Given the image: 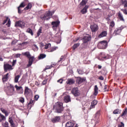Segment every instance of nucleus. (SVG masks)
Returning <instances> with one entry per match:
<instances>
[{
	"instance_id": "09e8293b",
	"label": "nucleus",
	"mask_w": 127,
	"mask_h": 127,
	"mask_svg": "<svg viewBox=\"0 0 127 127\" xmlns=\"http://www.w3.org/2000/svg\"><path fill=\"white\" fill-rule=\"evenodd\" d=\"M120 113V110L116 109L113 111V114L117 115V114H119Z\"/></svg>"
},
{
	"instance_id": "0eeeda50",
	"label": "nucleus",
	"mask_w": 127,
	"mask_h": 127,
	"mask_svg": "<svg viewBox=\"0 0 127 127\" xmlns=\"http://www.w3.org/2000/svg\"><path fill=\"white\" fill-rule=\"evenodd\" d=\"M90 29L92 32H96L99 30V26L96 24H92L90 26Z\"/></svg>"
},
{
	"instance_id": "de8ad7c7",
	"label": "nucleus",
	"mask_w": 127,
	"mask_h": 127,
	"mask_svg": "<svg viewBox=\"0 0 127 127\" xmlns=\"http://www.w3.org/2000/svg\"><path fill=\"white\" fill-rule=\"evenodd\" d=\"M56 66V63H52V64L51 65L50 67H48V69H50L52 68V67H55Z\"/></svg>"
},
{
	"instance_id": "0e129e2a",
	"label": "nucleus",
	"mask_w": 127,
	"mask_h": 127,
	"mask_svg": "<svg viewBox=\"0 0 127 127\" xmlns=\"http://www.w3.org/2000/svg\"><path fill=\"white\" fill-rule=\"evenodd\" d=\"M122 10L123 11L124 13L125 14H127V9H122Z\"/></svg>"
},
{
	"instance_id": "ddd939ff",
	"label": "nucleus",
	"mask_w": 127,
	"mask_h": 127,
	"mask_svg": "<svg viewBox=\"0 0 127 127\" xmlns=\"http://www.w3.org/2000/svg\"><path fill=\"white\" fill-rule=\"evenodd\" d=\"M98 104V101L94 100L91 102V104L90 106V109L91 110V109H94L96 106Z\"/></svg>"
},
{
	"instance_id": "a19ab883",
	"label": "nucleus",
	"mask_w": 127,
	"mask_h": 127,
	"mask_svg": "<svg viewBox=\"0 0 127 127\" xmlns=\"http://www.w3.org/2000/svg\"><path fill=\"white\" fill-rule=\"evenodd\" d=\"M82 45L84 48H87L88 47V42H83Z\"/></svg>"
},
{
	"instance_id": "5fc2aeb1",
	"label": "nucleus",
	"mask_w": 127,
	"mask_h": 127,
	"mask_svg": "<svg viewBox=\"0 0 127 127\" xmlns=\"http://www.w3.org/2000/svg\"><path fill=\"white\" fill-rule=\"evenodd\" d=\"M20 55H21L20 54H16L15 55V57H16V58H19V57H20Z\"/></svg>"
},
{
	"instance_id": "4be33fe9",
	"label": "nucleus",
	"mask_w": 127,
	"mask_h": 127,
	"mask_svg": "<svg viewBox=\"0 0 127 127\" xmlns=\"http://www.w3.org/2000/svg\"><path fill=\"white\" fill-rule=\"evenodd\" d=\"M41 18L42 19V20L48 19V13L41 15Z\"/></svg>"
},
{
	"instance_id": "052dcab7",
	"label": "nucleus",
	"mask_w": 127,
	"mask_h": 127,
	"mask_svg": "<svg viewBox=\"0 0 127 127\" xmlns=\"http://www.w3.org/2000/svg\"><path fill=\"white\" fill-rule=\"evenodd\" d=\"M125 127V124L123 123V122H121V125L119 126V127Z\"/></svg>"
},
{
	"instance_id": "bf43d9fd",
	"label": "nucleus",
	"mask_w": 127,
	"mask_h": 127,
	"mask_svg": "<svg viewBox=\"0 0 127 127\" xmlns=\"http://www.w3.org/2000/svg\"><path fill=\"white\" fill-rule=\"evenodd\" d=\"M124 7H127V1H124Z\"/></svg>"
},
{
	"instance_id": "393cba45",
	"label": "nucleus",
	"mask_w": 127,
	"mask_h": 127,
	"mask_svg": "<svg viewBox=\"0 0 127 127\" xmlns=\"http://www.w3.org/2000/svg\"><path fill=\"white\" fill-rule=\"evenodd\" d=\"M22 55H24V56H26L28 58H30L31 57V55L29 52H26L25 53H22Z\"/></svg>"
},
{
	"instance_id": "49530a36",
	"label": "nucleus",
	"mask_w": 127,
	"mask_h": 127,
	"mask_svg": "<svg viewBox=\"0 0 127 127\" xmlns=\"http://www.w3.org/2000/svg\"><path fill=\"white\" fill-rule=\"evenodd\" d=\"M19 101L20 103H22V104H23V103H24V98L23 97H21L19 98Z\"/></svg>"
},
{
	"instance_id": "473e14b6",
	"label": "nucleus",
	"mask_w": 127,
	"mask_h": 127,
	"mask_svg": "<svg viewBox=\"0 0 127 127\" xmlns=\"http://www.w3.org/2000/svg\"><path fill=\"white\" fill-rule=\"evenodd\" d=\"M110 58H112V57L110 55H107V56H104V57H102L101 60H106L107 59H110Z\"/></svg>"
},
{
	"instance_id": "dca6fc26",
	"label": "nucleus",
	"mask_w": 127,
	"mask_h": 127,
	"mask_svg": "<svg viewBox=\"0 0 127 127\" xmlns=\"http://www.w3.org/2000/svg\"><path fill=\"white\" fill-rule=\"evenodd\" d=\"M8 75H9V73H7L6 74L2 76V80L3 83H4V82H6L8 80Z\"/></svg>"
},
{
	"instance_id": "1a4fd4ad",
	"label": "nucleus",
	"mask_w": 127,
	"mask_h": 127,
	"mask_svg": "<svg viewBox=\"0 0 127 127\" xmlns=\"http://www.w3.org/2000/svg\"><path fill=\"white\" fill-rule=\"evenodd\" d=\"M71 93L75 97L80 96V92H79V90H78V88H73V89L71 90Z\"/></svg>"
},
{
	"instance_id": "37998d69",
	"label": "nucleus",
	"mask_w": 127,
	"mask_h": 127,
	"mask_svg": "<svg viewBox=\"0 0 127 127\" xmlns=\"http://www.w3.org/2000/svg\"><path fill=\"white\" fill-rule=\"evenodd\" d=\"M127 109L126 108L122 113V117L124 116H127Z\"/></svg>"
},
{
	"instance_id": "20e7f679",
	"label": "nucleus",
	"mask_w": 127,
	"mask_h": 127,
	"mask_svg": "<svg viewBox=\"0 0 127 127\" xmlns=\"http://www.w3.org/2000/svg\"><path fill=\"white\" fill-rule=\"evenodd\" d=\"M14 94V87L12 85L10 84L8 87V90L7 91V95L8 96H12Z\"/></svg>"
},
{
	"instance_id": "6ab92c4d",
	"label": "nucleus",
	"mask_w": 127,
	"mask_h": 127,
	"mask_svg": "<svg viewBox=\"0 0 127 127\" xmlns=\"http://www.w3.org/2000/svg\"><path fill=\"white\" fill-rule=\"evenodd\" d=\"M107 31H102L98 36L99 38H102V37H105V36H107Z\"/></svg>"
},
{
	"instance_id": "b1692460",
	"label": "nucleus",
	"mask_w": 127,
	"mask_h": 127,
	"mask_svg": "<svg viewBox=\"0 0 127 127\" xmlns=\"http://www.w3.org/2000/svg\"><path fill=\"white\" fill-rule=\"evenodd\" d=\"M46 58V55L44 54H41L38 56V59L39 60H41L42 59H44V58Z\"/></svg>"
},
{
	"instance_id": "69168bd1",
	"label": "nucleus",
	"mask_w": 127,
	"mask_h": 127,
	"mask_svg": "<svg viewBox=\"0 0 127 127\" xmlns=\"http://www.w3.org/2000/svg\"><path fill=\"white\" fill-rule=\"evenodd\" d=\"M4 125H5V127H8V122H5Z\"/></svg>"
},
{
	"instance_id": "13d9d810",
	"label": "nucleus",
	"mask_w": 127,
	"mask_h": 127,
	"mask_svg": "<svg viewBox=\"0 0 127 127\" xmlns=\"http://www.w3.org/2000/svg\"><path fill=\"white\" fill-rule=\"evenodd\" d=\"M46 91H47V87L45 88V98H46V99H47V94H46V93H47Z\"/></svg>"
},
{
	"instance_id": "7ed1b4c3",
	"label": "nucleus",
	"mask_w": 127,
	"mask_h": 127,
	"mask_svg": "<svg viewBox=\"0 0 127 127\" xmlns=\"http://www.w3.org/2000/svg\"><path fill=\"white\" fill-rule=\"evenodd\" d=\"M125 27L126 26H121L120 27L116 28V29L114 31L113 35H114L115 36H116V35H120L123 29H124V28H125Z\"/></svg>"
},
{
	"instance_id": "7c9ffc66",
	"label": "nucleus",
	"mask_w": 127,
	"mask_h": 127,
	"mask_svg": "<svg viewBox=\"0 0 127 127\" xmlns=\"http://www.w3.org/2000/svg\"><path fill=\"white\" fill-rule=\"evenodd\" d=\"M118 16L120 20H122V21H125V19H124V16H123V14H122L121 12H119Z\"/></svg>"
},
{
	"instance_id": "cd10ccee",
	"label": "nucleus",
	"mask_w": 127,
	"mask_h": 127,
	"mask_svg": "<svg viewBox=\"0 0 127 127\" xmlns=\"http://www.w3.org/2000/svg\"><path fill=\"white\" fill-rule=\"evenodd\" d=\"M32 7V4L31 3H29L26 7L24 8L25 10H28V9H30Z\"/></svg>"
},
{
	"instance_id": "a211bd4d",
	"label": "nucleus",
	"mask_w": 127,
	"mask_h": 127,
	"mask_svg": "<svg viewBox=\"0 0 127 127\" xmlns=\"http://www.w3.org/2000/svg\"><path fill=\"white\" fill-rule=\"evenodd\" d=\"M64 102L65 103H69V102H71V98L69 95H66L64 99Z\"/></svg>"
},
{
	"instance_id": "a18cd8bd",
	"label": "nucleus",
	"mask_w": 127,
	"mask_h": 127,
	"mask_svg": "<svg viewBox=\"0 0 127 127\" xmlns=\"http://www.w3.org/2000/svg\"><path fill=\"white\" fill-rule=\"evenodd\" d=\"M114 26H115V22L114 21H112L110 22V27H114Z\"/></svg>"
},
{
	"instance_id": "864d4df0",
	"label": "nucleus",
	"mask_w": 127,
	"mask_h": 127,
	"mask_svg": "<svg viewBox=\"0 0 127 127\" xmlns=\"http://www.w3.org/2000/svg\"><path fill=\"white\" fill-rule=\"evenodd\" d=\"M58 83H60V84H62L63 83V79H60L57 81Z\"/></svg>"
},
{
	"instance_id": "3c124183",
	"label": "nucleus",
	"mask_w": 127,
	"mask_h": 127,
	"mask_svg": "<svg viewBox=\"0 0 127 127\" xmlns=\"http://www.w3.org/2000/svg\"><path fill=\"white\" fill-rule=\"evenodd\" d=\"M17 43V40H14L11 42L12 45H14V44H16Z\"/></svg>"
},
{
	"instance_id": "5701e85b",
	"label": "nucleus",
	"mask_w": 127,
	"mask_h": 127,
	"mask_svg": "<svg viewBox=\"0 0 127 127\" xmlns=\"http://www.w3.org/2000/svg\"><path fill=\"white\" fill-rule=\"evenodd\" d=\"M74 127V123L71 122H67L65 125V127Z\"/></svg>"
},
{
	"instance_id": "f704fd0d",
	"label": "nucleus",
	"mask_w": 127,
	"mask_h": 127,
	"mask_svg": "<svg viewBox=\"0 0 127 127\" xmlns=\"http://www.w3.org/2000/svg\"><path fill=\"white\" fill-rule=\"evenodd\" d=\"M26 32L31 34L32 36H33V31H32V29L30 28H28L26 30Z\"/></svg>"
},
{
	"instance_id": "9d476101",
	"label": "nucleus",
	"mask_w": 127,
	"mask_h": 127,
	"mask_svg": "<svg viewBox=\"0 0 127 127\" xmlns=\"http://www.w3.org/2000/svg\"><path fill=\"white\" fill-rule=\"evenodd\" d=\"M15 88L18 94H23V88L22 86H18L17 85H15Z\"/></svg>"
},
{
	"instance_id": "e2e57ef3",
	"label": "nucleus",
	"mask_w": 127,
	"mask_h": 127,
	"mask_svg": "<svg viewBox=\"0 0 127 127\" xmlns=\"http://www.w3.org/2000/svg\"><path fill=\"white\" fill-rule=\"evenodd\" d=\"M34 103V100H30L28 103V105H31V104H33Z\"/></svg>"
},
{
	"instance_id": "8fccbe9b",
	"label": "nucleus",
	"mask_w": 127,
	"mask_h": 127,
	"mask_svg": "<svg viewBox=\"0 0 127 127\" xmlns=\"http://www.w3.org/2000/svg\"><path fill=\"white\" fill-rule=\"evenodd\" d=\"M57 48H58L57 47H56L55 48H52L50 51H49V52H53V51H55Z\"/></svg>"
},
{
	"instance_id": "bb28decb",
	"label": "nucleus",
	"mask_w": 127,
	"mask_h": 127,
	"mask_svg": "<svg viewBox=\"0 0 127 127\" xmlns=\"http://www.w3.org/2000/svg\"><path fill=\"white\" fill-rule=\"evenodd\" d=\"M98 90H99V88H98V86L95 85L94 87V96H97V95H98Z\"/></svg>"
},
{
	"instance_id": "72a5a7b5",
	"label": "nucleus",
	"mask_w": 127,
	"mask_h": 127,
	"mask_svg": "<svg viewBox=\"0 0 127 127\" xmlns=\"http://www.w3.org/2000/svg\"><path fill=\"white\" fill-rule=\"evenodd\" d=\"M79 46H80V43L75 44L72 47V50H75V49L79 47Z\"/></svg>"
},
{
	"instance_id": "774afa93",
	"label": "nucleus",
	"mask_w": 127,
	"mask_h": 127,
	"mask_svg": "<svg viewBox=\"0 0 127 127\" xmlns=\"http://www.w3.org/2000/svg\"><path fill=\"white\" fill-rule=\"evenodd\" d=\"M47 83V80H45L43 81V84L44 85H45V84H46Z\"/></svg>"
},
{
	"instance_id": "2eb2a0df",
	"label": "nucleus",
	"mask_w": 127,
	"mask_h": 127,
	"mask_svg": "<svg viewBox=\"0 0 127 127\" xmlns=\"http://www.w3.org/2000/svg\"><path fill=\"white\" fill-rule=\"evenodd\" d=\"M25 6V4L23 2L21 3L20 5L18 7V13H22V11L20 9L21 7H24Z\"/></svg>"
},
{
	"instance_id": "c756f323",
	"label": "nucleus",
	"mask_w": 127,
	"mask_h": 127,
	"mask_svg": "<svg viewBox=\"0 0 127 127\" xmlns=\"http://www.w3.org/2000/svg\"><path fill=\"white\" fill-rule=\"evenodd\" d=\"M1 111L2 112V113L4 114L5 117H7V116H8V112H7V111L5 110L4 109L1 108Z\"/></svg>"
},
{
	"instance_id": "a878e982",
	"label": "nucleus",
	"mask_w": 127,
	"mask_h": 127,
	"mask_svg": "<svg viewBox=\"0 0 127 127\" xmlns=\"http://www.w3.org/2000/svg\"><path fill=\"white\" fill-rule=\"evenodd\" d=\"M87 9H88V6L86 5L81 10V12L82 13V14H85L87 12Z\"/></svg>"
},
{
	"instance_id": "9b49d317",
	"label": "nucleus",
	"mask_w": 127,
	"mask_h": 127,
	"mask_svg": "<svg viewBox=\"0 0 127 127\" xmlns=\"http://www.w3.org/2000/svg\"><path fill=\"white\" fill-rule=\"evenodd\" d=\"M5 20H4L3 23H2V24H5L6 23V22L8 20V22L7 24H6V25H7V26L8 27H9V26H10V23H11V22H10V19H9L8 18V17H5Z\"/></svg>"
},
{
	"instance_id": "c03bdc74",
	"label": "nucleus",
	"mask_w": 127,
	"mask_h": 127,
	"mask_svg": "<svg viewBox=\"0 0 127 127\" xmlns=\"http://www.w3.org/2000/svg\"><path fill=\"white\" fill-rule=\"evenodd\" d=\"M77 72L79 75H83V74H84V71L81 69H77Z\"/></svg>"
},
{
	"instance_id": "4468645a",
	"label": "nucleus",
	"mask_w": 127,
	"mask_h": 127,
	"mask_svg": "<svg viewBox=\"0 0 127 127\" xmlns=\"http://www.w3.org/2000/svg\"><path fill=\"white\" fill-rule=\"evenodd\" d=\"M61 120V118L59 116H57L56 117L53 119H52L51 121L52 122V123H53L54 124L55 123H58V122H60Z\"/></svg>"
},
{
	"instance_id": "e433bc0d",
	"label": "nucleus",
	"mask_w": 127,
	"mask_h": 127,
	"mask_svg": "<svg viewBox=\"0 0 127 127\" xmlns=\"http://www.w3.org/2000/svg\"><path fill=\"white\" fill-rule=\"evenodd\" d=\"M38 47L37 46V45H35V44H34L33 45V50L35 52H36V51H38Z\"/></svg>"
},
{
	"instance_id": "c85d7f7f",
	"label": "nucleus",
	"mask_w": 127,
	"mask_h": 127,
	"mask_svg": "<svg viewBox=\"0 0 127 127\" xmlns=\"http://www.w3.org/2000/svg\"><path fill=\"white\" fill-rule=\"evenodd\" d=\"M76 82L78 84H82L84 82V79H82L81 77H78L76 79Z\"/></svg>"
},
{
	"instance_id": "2f4dec72",
	"label": "nucleus",
	"mask_w": 127,
	"mask_h": 127,
	"mask_svg": "<svg viewBox=\"0 0 127 127\" xmlns=\"http://www.w3.org/2000/svg\"><path fill=\"white\" fill-rule=\"evenodd\" d=\"M8 122L10 124L11 127H14V124L13 123V120L11 118H9L8 119Z\"/></svg>"
},
{
	"instance_id": "603ef678",
	"label": "nucleus",
	"mask_w": 127,
	"mask_h": 127,
	"mask_svg": "<svg viewBox=\"0 0 127 127\" xmlns=\"http://www.w3.org/2000/svg\"><path fill=\"white\" fill-rule=\"evenodd\" d=\"M99 116H100V112L98 111L95 114V118H99Z\"/></svg>"
},
{
	"instance_id": "4d7b16f0",
	"label": "nucleus",
	"mask_w": 127,
	"mask_h": 127,
	"mask_svg": "<svg viewBox=\"0 0 127 127\" xmlns=\"http://www.w3.org/2000/svg\"><path fill=\"white\" fill-rule=\"evenodd\" d=\"M16 63V60H13L12 62V66H14Z\"/></svg>"
},
{
	"instance_id": "ea45409f",
	"label": "nucleus",
	"mask_w": 127,
	"mask_h": 127,
	"mask_svg": "<svg viewBox=\"0 0 127 127\" xmlns=\"http://www.w3.org/2000/svg\"><path fill=\"white\" fill-rule=\"evenodd\" d=\"M53 14H54V11H48V17L49 18H51V17H52V15H53Z\"/></svg>"
},
{
	"instance_id": "680f3d73",
	"label": "nucleus",
	"mask_w": 127,
	"mask_h": 127,
	"mask_svg": "<svg viewBox=\"0 0 127 127\" xmlns=\"http://www.w3.org/2000/svg\"><path fill=\"white\" fill-rule=\"evenodd\" d=\"M64 60V56H62L60 58V60L58 61V62H60L61 61H62V60Z\"/></svg>"
},
{
	"instance_id": "f257e3e1",
	"label": "nucleus",
	"mask_w": 127,
	"mask_h": 127,
	"mask_svg": "<svg viewBox=\"0 0 127 127\" xmlns=\"http://www.w3.org/2000/svg\"><path fill=\"white\" fill-rule=\"evenodd\" d=\"M54 109L56 110L57 113L61 114V113L64 111V108H63V103L57 102L54 106Z\"/></svg>"
},
{
	"instance_id": "58836bf2",
	"label": "nucleus",
	"mask_w": 127,
	"mask_h": 127,
	"mask_svg": "<svg viewBox=\"0 0 127 127\" xmlns=\"http://www.w3.org/2000/svg\"><path fill=\"white\" fill-rule=\"evenodd\" d=\"M5 117L1 114H0V123L2 121H5Z\"/></svg>"
},
{
	"instance_id": "338daca9",
	"label": "nucleus",
	"mask_w": 127,
	"mask_h": 127,
	"mask_svg": "<svg viewBox=\"0 0 127 127\" xmlns=\"http://www.w3.org/2000/svg\"><path fill=\"white\" fill-rule=\"evenodd\" d=\"M99 80H102L103 81L104 80V77H103L102 76H99Z\"/></svg>"
},
{
	"instance_id": "6e6d98bb",
	"label": "nucleus",
	"mask_w": 127,
	"mask_h": 127,
	"mask_svg": "<svg viewBox=\"0 0 127 127\" xmlns=\"http://www.w3.org/2000/svg\"><path fill=\"white\" fill-rule=\"evenodd\" d=\"M38 99H39V95H36V96H35V100L36 101H37V100H38Z\"/></svg>"
},
{
	"instance_id": "423d86ee",
	"label": "nucleus",
	"mask_w": 127,
	"mask_h": 127,
	"mask_svg": "<svg viewBox=\"0 0 127 127\" xmlns=\"http://www.w3.org/2000/svg\"><path fill=\"white\" fill-rule=\"evenodd\" d=\"M15 26L16 27H21V28H24L25 27V23L23 21H18L15 22Z\"/></svg>"
},
{
	"instance_id": "79ce46f5",
	"label": "nucleus",
	"mask_w": 127,
	"mask_h": 127,
	"mask_svg": "<svg viewBox=\"0 0 127 127\" xmlns=\"http://www.w3.org/2000/svg\"><path fill=\"white\" fill-rule=\"evenodd\" d=\"M87 3V0H82L80 3V5H85Z\"/></svg>"
},
{
	"instance_id": "f3484780",
	"label": "nucleus",
	"mask_w": 127,
	"mask_h": 127,
	"mask_svg": "<svg viewBox=\"0 0 127 127\" xmlns=\"http://www.w3.org/2000/svg\"><path fill=\"white\" fill-rule=\"evenodd\" d=\"M66 83L68 85H72L75 83V80H74V79L72 78H68L66 81Z\"/></svg>"
},
{
	"instance_id": "39448f33",
	"label": "nucleus",
	"mask_w": 127,
	"mask_h": 127,
	"mask_svg": "<svg viewBox=\"0 0 127 127\" xmlns=\"http://www.w3.org/2000/svg\"><path fill=\"white\" fill-rule=\"evenodd\" d=\"M107 46H108V42L107 41H101L98 44V47H100V49H106Z\"/></svg>"
},
{
	"instance_id": "6e6552de",
	"label": "nucleus",
	"mask_w": 127,
	"mask_h": 127,
	"mask_svg": "<svg viewBox=\"0 0 127 127\" xmlns=\"http://www.w3.org/2000/svg\"><path fill=\"white\" fill-rule=\"evenodd\" d=\"M4 70L5 72H7V70H12L13 68H12V66L8 64H4Z\"/></svg>"
},
{
	"instance_id": "f03ea898",
	"label": "nucleus",
	"mask_w": 127,
	"mask_h": 127,
	"mask_svg": "<svg viewBox=\"0 0 127 127\" xmlns=\"http://www.w3.org/2000/svg\"><path fill=\"white\" fill-rule=\"evenodd\" d=\"M24 95L27 98H32L33 93L32 90L29 89L28 87L26 86L25 87Z\"/></svg>"
},
{
	"instance_id": "f8f14e48",
	"label": "nucleus",
	"mask_w": 127,
	"mask_h": 127,
	"mask_svg": "<svg viewBox=\"0 0 127 127\" xmlns=\"http://www.w3.org/2000/svg\"><path fill=\"white\" fill-rule=\"evenodd\" d=\"M59 24H60V21H59L52 22V25H53V29H55L57 27H58Z\"/></svg>"
},
{
	"instance_id": "4c0bfd02",
	"label": "nucleus",
	"mask_w": 127,
	"mask_h": 127,
	"mask_svg": "<svg viewBox=\"0 0 127 127\" xmlns=\"http://www.w3.org/2000/svg\"><path fill=\"white\" fill-rule=\"evenodd\" d=\"M19 78H20V75H18L16 76L14 78V82L18 83V80L19 79Z\"/></svg>"
},
{
	"instance_id": "c9c22d12",
	"label": "nucleus",
	"mask_w": 127,
	"mask_h": 127,
	"mask_svg": "<svg viewBox=\"0 0 127 127\" xmlns=\"http://www.w3.org/2000/svg\"><path fill=\"white\" fill-rule=\"evenodd\" d=\"M41 33H42V28L41 27L38 31L37 35V37H39Z\"/></svg>"
},
{
	"instance_id": "412c9836",
	"label": "nucleus",
	"mask_w": 127,
	"mask_h": 127,
	"mask_svg": "<svg viewBox=\"0 0 127 127\" xmlns=\"http://www.w3.org/2000/svg\"><path fill=\"white\" fill-rule=\"evenodd\" d=\"M33 59H34V57H31V58H29V63L28 64V67L32 65V63H33Z\"/></svg>"
},
{
	"instance_id": "aec40b11",
	"label": "nucleus",
	"mask_w": 127,
	"mask_h": 127,
	"mask_svg": "<svg viewBox=\"0 0 127 127\" xmlns=\"http://www.w3.org/2000/svg\"><path fill=\"white\" fill-rule=\"evenodd\" d=\"M91 40V37L89 36H84L83 38V42H88Z\"/></svg>"
}]
</instances>
